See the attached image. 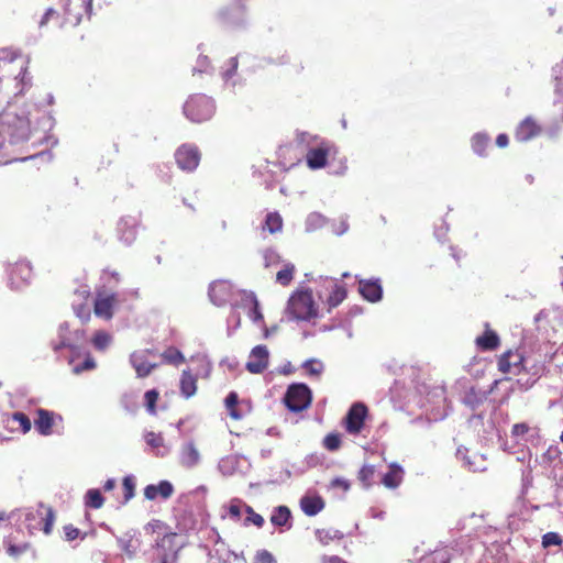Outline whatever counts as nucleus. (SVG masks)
Masks as SVG:
<instances>
[{"label":"nucleus","instance_id":"60","mask_svg":"<svg viewBox=\"0 0 563 563\" xmlns=\"http://www.w3.org/2000/svg\"><path fill=\"white\" fill-rule=\"evenodd\" d=\"M209 66V59L207 56H200L197 60V65L194 67V73H205Z\"/></svg>","mask_w":563,"mask_h":563},{"label":"nucleus","instance_id":"58","mask_svg":"<svg viewBox=\"0 0 563 563\" xmlns=\"http://www.w3.org/2000/svg\"><path fill=\"white\" fill-rule=\"evenodd\" d=\"M280 260L279 254L275 250H266L264 252L265 266H272Z\"/></svg>","mask_w":563,"mask_h":563},{"label":"nucleus","instance_id":"41","mask_svg":"<svg viewBox=\"0 0 563 563\" xmlns=\"http://www.w3.org/2000/svg\"><path fill=\"white\" fill-rule=\"evenodd\" d=\"M325 223V218L318 212H312L307 217L306 229L307 231H314Z\"/></svg>","mask_w":563,"mask_h":563},{"label":"nucleus","instance_id":"56","mask_svg":"<svg viewBox=\"0 0 563 563\" xmlns=\"http://www.w3.org/2000/svg\"><path fill=\"white\" fill-rule=\"evenodd\" d=\"M13 420L19 422L20 428L25 433L31 429V421L29 417L23 412H14Z\"/></svg>","mask_w":563,"mask_h":563},{"label":"nucleus","instance_id":"44","mask_svg":"<svg viewBox=\"0 0 563 563\" xmlns=\"http://www.w3.org/2000/svg\"><path fill=\"white\" fill-rule=\"evenodd\" d=\"M163 358L165 362L169 363V364H179L184 361V355L181 354V352L175 347H169L167 349L163 354H162Z\"/></svg>","mask_w":563,"mask_h":563},{"label":"nucleus","instance_id":"48","mask_svg":"<svg viewBox=\"0 0 563 563\" xmlns=\"http://www.w3.org/2000/svg\"><path fill=\"white\" fill-rule=\"evenodd\" d=\"M145 442L153 449H159L164 445V439L159 433L153 431L146 432L144 435Z\"/></svg>","mask_w":563,"mask_h":563},{"label":"nucleus","instance_id":"62","mask_svg":"<svg viewBox=\"0 0 563 563\" xmlns=\"http://www.w3.org/2000/svg\"><path fill=\"white\" fill-rule=\"evenodd\" d=\"M131 540H123V539H120L119 540V544H120V548L129 555V558H133L134 553H135V549L132 548V544H131Z\"/></svg>","mask_w":563,"mask_h":563},{"label":"nucleus","instance_id":"42","mask_svg":"<svg viewBox=\"0 0 563 563\" xmlns=\"http://www.w3.org/2000/svg\"><path fill=\"white\" fill-rule=\"evenodd\" d=\"M375 475V467L373 465H364L358 472V479L364 487H369L373 483Z\"/></svg>","mask_w":563,"mask_h":563},{"label":"nucleus","instance_id":"46","mask_svg":"<svg viewBox=\"0 0 563 563\" xmlns=\"http://www.w3.org/2000/svg\"><path fill=\"white\" fill-rule=\"evenodd\" d=\"M302 367L310 374V375H320L323 372V364L319 360H307Z\"/></svg>","mask_w":563,"mask_h":563},{"label":"nucleus","instance_id":"34","mask_svg":"<svg viewBox=\"0 0 563 563\" xmlns=\"http://www.w3.org/2000/svg\"><path fill=\"white\" fill-rule=\"evenodd\" d=\"M25 63H23L21 65V69H20V73L19 75L14 78L16 80V86L19 87L20 86V89L19 91L16 92V95H22L24 92L25 89H29L32 85L31 82V77L29 76L27 74V67L26 65H24Z\"/></svg>","mask_w":563,"mask_h":563},{"label":"nucleus","instance_id":"15","mask_svg":"<svg viewBox=\"0 0 563 563\" xmlns=\"http://www.w3.org/2000/svg\"><path fill=\"white\" fill-rule=\"evenodd\" d=\"M151 353L150 350H142L131 354L130 362L139 377H146L156 367V364L151 363L147 358Z\"/></svg>","mask_w":563,"mask_h":563},{"label":"nucleus","instance_id":"5","mask_svg":"<svg viewBox=\"0 0 563 563\" xmlns=\"http://www.w3.org/2000/svg\"><path fill=\"white\" fill-rule=\"evenodd\" d=\"M312 400L310 388L303 383H294L288 386L284 402L292 412H300L307 409Z\"/></svg>","mask_w":563,"mask_h":563},{"label":"nucleus","instance_id":"26","mask_svg":"<svg viewBox=\"0 0 563 563\" xmlns=\"http://www.w3.org/2000/svg\"><path fill=\"white\" fill-rule=\"evenodd\" d=\"M328 151L323 147L311 148L306 155L307 165L311 169H319L327 164Z\"/></svg>","mask_w":563,"mask_h":563},{"label":"nucleus","instance_id":"14","mask_svg":"<svg viewBox=\"0 0 563 563\" xmlns=\"http://www.w3.org/2000/svg\"><path fill=\"white\" fill-rule=\"evenodd\" d=\"M501 380H494L489 390H482L475 387L470 388L463 397V402L470 407L472 410L478 409L487 399L488 394L493 393V390L500 384Z\"/></svg>","mask_w":563,"mask_h":563},{"label":"nucleus","instance_id":"8","mask_svg":"<svg viewBox=\"0 0 563 563\" xmlns=\"http://www.w3.org/2000/svg\"><path fill=\"white\" fill-rule=\"evenodd\" d=\"M367 415V407L362 402H355L351 406L345 417V429L350 434L361 432L364 420Z\"/></svg>","mask_w":563,"mask_h":563},{"label":"nucleus","instance_id":"63","mask_svg":"<svg viewBox=\"0 0 563 563\" xmlns=\"http://www.w3.org/2000/svg\"><path fill=\"white\" fill-rule=\"evenodd\" d=\"M528 430H529L528 424H526V423H516L512 427L511 433H512V435L518 438V437H521V435L526 434L528 432Z\"/></svg>","mask_w":563,"mask_h":563},{"label":"nucleus","instance_id":"61","mask_svg":"<svg viewBox=\"0 0 563 563\" xmlns=\"http://www.w3.org/2000/svg\"><path fill=\"white\" fill-rule=\"evenodd\" d=\"M144 496L148 500H154L156 497H158L157 485H154V484L147 485L144 488Z\"/></svg>","mask_w":563,"mask_h":563},{"label":"nucleus","instance_id":"50","mask_svg":"<svg viewBox=\"0 0 563 563\" xmlns=\"http://www.w3.org/2000/svg\"><path fill=\"white\" fill-rule=\"evenodd\" d=\"M174 493V487L170 482L168 481H161L157 484V494L163 499H168Z\"/></svg>","mask_w":563,"mask_h":563},{"label":"nucleus","instance_id":"20","mask_svg":"<svg viewBox=\"0 0 563 563\" xmlns=\"http://www.w3.org/2000/svg\"><path fill=\"white\" fill-rule=\"evenodd\" d=\"M69 364L73 365V373L80 374L85 371H91L96 367V362L86 350V353L70 354Z\"/></svg>","mask_w":563,"mask_h":563},{"label":"nucleus","instance_id":"1","mask_svg":"<svg viewBox=\"0 0 563 563\" xmlns=\"http://www.w3.org/2000/svg\"><path fill=\"white\" fill-rule=\"evenodd\" d=\"M31 134L30 120L25 115L7 110L0 114V163L7 156L2 154L5 143L19 144L29 140Z\"/></svg>","mask_w":563,"mask_h":563},{"label":"nucleus","instance_id":"16","mask_svg":"<svg viewBox=\"0 0 563 563\" xmlns=\"http://www.w3.org/2000/svg\"><path fill=\"white\" fill-rule=\"evenodd\" d=\"M523 357L517 353L508 351L504 353L498 361V368L503 373L517 374L521 371Z\"/></svg>","mask_w":563,"mask_h":563},{"label":"nucleus","instance_id":"29","mask_svg":"<svg viewBox=\"0 0 563 563\" xmlns=\"http://www.w3.org/2000/svg\"><path fill=\"white\" fill-rule=\"evenodd\" d=\"M242 299L246 303H250L249 317L253 322L263 321V314L260 310V303L253 292H242Z\"/></svg>","mask_w":563,"mask_h":563},{"label":"nucleus","instance_id":"40","mask_svg":"<svg viewBox=\"0 0 563 563\" xmlns=\"http://www.w3.org/2000/svg\"><path fill=\"white\" fill-rule=\"evenodd\" d=\"M238 401H239V397H238V394L234 391H231L225 398V406H227V409L229 410V415L231 418H233L235 420H239L242 418V415L235 408L238 405Z\"/></svg>","mask_w":563,"mask_h":563},{"label":"nucleus","instance_id":"47","mask_svg":"<svg viewBox=\"0 0 563 563\" xmlns=\"http://www.w3.org/2000/svg\"><path fill=\"white\" fill-rule=\"evenodd\" d=\"M323 445L329 451H336L341 445V438L338 433H330L323 439Z\"/></svg>","mask_w":563,"mask_h":563},{"label":"nucleus","instance_id":"2","mask_svg":"<svg viewBox=\"0 0 563 563\" xmlns=\"http://www.w3.org/2000/svg\"><path fill=\"white\" fill-rule=\"evenodd\" d=\"M58 338L59 342L52 344L55 352L67 347L70 354L81 355V353H86L88 340L84 330L78 329L70 332L68 323L63 322L58 328Z\"/></svg>","mask_w":563,"mask_h":563},{"label":"nucleus","instance_id":"39","mask_svg":"<svg viewBox=\"0 0 563 563\" xmlns=\"http://www.w3.org/2000/svg\"><path fill=\"white\" fill-rule=\"evenodd\" d=\"M489 143V137L484 133H477L472 139V147L478 155H484L485 148Z\"/></svg>","mask_w":563,"mask_h":563},{"label":"nucleus","instance_id":"23","mask_svg":"<svg viewBox=\"0 0 563 563\" xmlns=\"http://www.w3.org/2000/svg\"><path fill=\"white\" fill-rule=\"evenodd\" d=\"M301 510L307 516H316L324 508V501L320 496L306 495L300 499Z\"/></svg>","mask_w":563,"mask_h":563},{"label":"nucleus","instance_id":"38","mask_svg":"<svg viewBox=\"0 0 563 563\" xmlns=\"http://www.w3.org/2000/svg\"><path fill=\"white\" fill-rule=\"evenodd\" d=\"M283 220L278 213H268L266 216L264 229H267L271 233H276L282 230Z\"/></svg>","mask_w":563,"mask_h":563},{"label":"nucleus","instance_id":"59","mask_svg":"<svg viewBox=\"0 0 563 563\" xmlns=\"http://www.w3.org/2000/svg\"><path fill=\"white\" fill-rule=\"evenodd\" d=\"M64 532L67 541H74L80 533L79 529L75 528L73 525L65 526Z\"/></svg>","mask_w":563,"mask_h":563},{"label":"nucleus","instance_id":"9","mask_svg":"<svg viewBox=\"0 0 563 563\" xmlns=\"http://www.w3.org/2000/svg\"><path fill=\"white\" fill-rule=\"evenodd\" d=\"M32 277V267L27 262L15 263L9 269V284L12 289H20L27 285Z\"/></svg>","mask_w":563,"mask_h":563},{"label":"nucleus","instance_id":"19","mask_svg":"<svg viewBox=\"0 0 563 563\" xmlns=\"http://www.w3.org/2000/svg\"><path fill=\"white\" fill-rule=\"evenodd\" d=\"M200 463V453L192 441L185 443L180 449V464L192 468Z\"/></svg>","mask_w":563,"mask_h":563},{"label":"nucleus","instance_id":"22","mask_svg":"<svg viewBox=\"0 0 563 563\" xmlns=\"http://www.w3.org/2000/svg\"><path fill=\"white\" fill-rule=\"evenodd\" d=\"M404 468L399 464L391 463L389 465V471L384 474L382 483L387 488H397L404 479Z\"/></svg>","mask_w":563,"mask_h":563},{"label":"nucleus","instance_id":"54","mask_svg":"<svg viewBox=\"0 0 563 563\" xmlns=\"http://www.w3.org/2000/svg\"><path fill=\"white\" fill-rule=\"evenodd\" d=\"M238 58L236 57H231L228 63H227V68L222 71V78L228 81L230 78L233 77V75L235 74L236 69H238Z\"/></svg>","mask_w":563,"mask_h":563},{"label":"nucleus","instance_id":"27","mask_svg":"<svg viewBox=\"0 0 563 563\" xmlns=\"http://www.w3.org/2000/svg\"><path fill=\"white\" fill-rule=\"evenodd\" d=\"M291 518V512L286 506H278L274 509L271 516V522L276 527H287L290 528L289 523Z\"/></svg>","mask_w":563,"mask_h":563},{"label":"nucleus","instance_id":"13","mask_svg":"<svg viewBox=\"0 0 563 563\" xmlns=\"http://www.w3.org/2000/svg\"><path fill=\"white\" fill-rule=\"evenodd\" d=\"M118 296L115 294L103 295L98 292L95 300V313L97 317L109 320L113 316V309L118 305Z\"/></svg>","mask_w":563,"mask_h":563},{"label":"nucleus","instance_id":"18","mask_svg":"<svg viewBox=\"0 0 563 563\" xmlns=\"http://www.w3.org/2000/svg\"><path fill=\"white\" fill-rule=\"evenodd\" d=\"M360 287L358 290L361 295L371 302H376L382 299L383 296V289L379 284V280H364L361 279L358 282Z\"/></svg>","mask_w":563,"mask_h":563},{"label":"nucleus","instance_id":"17","mask_svg":"<svg viewBox=\"0 0 563 563\" xmlns=\"http://www.w3.org/2000/svg\"><path fill=\"white\" fill-rule=\"evenodd\" d=\"M324 280L325 288L330 289L331 292L327 299V302L329 305V308H334L339 306L346 297V290L344 287L339 286L336 280L334 278L329 277H320Z\"/></svg>","mask_w":563,"mask_h":563},{"label":"nucleus","instance_id":"24","mask_svg":"<svg viewBox=\"0 0 563 563\" xmlns=\"http://www.w3.org/2000/svg\"><path fill=\"white\" fill-rule=\"evenodd\" d=\"M485 327L486 331L475 340L476 345L483 351L495 350L499 345V336L495 331L488 328V323H486Z\"/></svg>","mask_w":563,"mask_h":563},{"label":"nucleus","instance_id":"30","mask_svg":"<svg viewBox=\"0 0 563 563\" xmlns=\"http://www.w3.org/2000/svg\"><path fill=\"white\" fill-rule=\"evenodd\" d=\"M314 533L322 545H328L335 540L340 541L344 537L343 532L336 529H317Z\"/></svg>","mask_w":563,"mask_h":563},{"label":"nucleus","instance_id":"45","mask_svg":"<svg viewBox=\"0 0 563 563\" xmlns=\"http://www.w3.org/2000/svg\"><path fill=\"white\" fill-rule=\"evenodd\" d=\"M111 336L103 331L97 332L92 339V343L97 350H104L109 346Z\"/></svg>","mask_w":563,"mask_h":563},{"label":"nucleus","instance_id":"21","mask_svg":"<svg viewBox=\"0 0 563 563\" xmlns=\"http://www.w3.org/2000/svg\"><path fill=\"white\" fill-rule=\"evenodd\" d=\"M539 133V125L530 118H527L518 125L515 137L520 142H527L537 136Z\"/></svg>","mask_w":563,"mask_h":563},{"label":"nucleus","instance_id":"4","mask_svg":"<svg viewBox=\"0 0 563 563\" xmlns=\"http://www.w3.org/2000/svg\"><path fill=\"white\" fill-rule=\"evenodd\" d=\"M287 311L296 320H310L317 317V309L309 290L297 291L288 300Z\"/></svg>","mask_w":563,"mask_h":563},{"label":"nucleus","instance_id":"7","mask_svg":"<svg viewBox=\"0 0 563 563\" xmlns=\"http://www.w3.org/2000/svg\"><path fill=\"white\" fill-rule=\"evenodd\" d=\"M175 159L181 170L192 172L199 165L200 152L195 145L183 144L175 152Z\"/></svg>","mask_w":563,"mask_h":563},{"label":"nucleus","instance_id":"35","mask_svg":"<svg viewBox=\"0 0 563 563\" xmlns=\"http://www.w3.org/2000/svg\"><path fill=\"white\" fill-rule=\"evenodd\" d=\"M86 506L90 507V508H93V509H99L102 507L103 505V497L100 493L99 489H89L87 493H86Z\"/></svg>","mask_w":563,"mask_h":563},{"label":"nucleus","instance_id":"3","mask_svg":"<svg viewBox=\"0 0 563 563\" xmlns=\"http://www.w3.org/2000/svg\"><path fill=\"white\" fill-rule=\"evenodd\" d=\"M183 110L187 119L200 123L213 115L216 106L213 100L206 95H195L185 102Z\"/></svg>","mask_w":563,"mask_h":563},{"label":"nucleus","instance_id":"25","mask_svg":"<svg viewBox=\"0 0 563 563\" xmlns=\"http://www.w3.org/2000/svg\"><path fill=\"white\" fill-rule=\"evenodd\" d=\"M54 423V413L45 410H37V418L34 421L35 428L43 435H48L52 433V427Z\"/></svg>","mask_w":563,"mask_h":563},{"label":"nucleus","instance_id":"55","mask_svg":"<svg viewBox=\"0 0 563 563\" xmlns=\"http://www.w3.org/2000/svg\"><path fill=\"white\" fill-rule=\"evenodd\" d=\"M16 58V53L9 48L0 49V69L2 68V64L4 66L11 64Z\"/></svg>","mask_w":563,"mask_h":563},{"label":"nucleus","instance_id":"43","mask_svg":"<svg viewBox=\"0 0 563 563\" xmlns=\"http://www.w3.org/2000/svg\"><path fill=\"white\" fill-rule=\"evenodd\" d=\"M245 512H246V517L244 519V522L243 525L244 526H249V525H254L256 526L257 528H262L263 525H264V518L256 514L252 507H250L249 505L245 506Z\"/></svg>","mask_w":563,"mask_h":563},{"label":"nucleus","instance_id":"57","mask_svg":"<svg viewBox=\"0 0 563 563\" xmlns=\"http://www.w3.org/2000/svg\"><path fill=\"white\" fill-rule=\"evenodd\" d=\"M59 13L55 9L48 8L38 21V27L42 29L46 26L51 20L57 19Z\"/></svg>","mask_w":563,"mask_h":563},{"label":"nucleus","instance_id":"33","mask_svg":"<svg viewBox=\"0 0 563 563\" xmlns=\"http://www.w3.org/2000/svg\"><path fill=\"white\" fill-rule=\"evenodd\" d=\"M238 457L234 455H229L220 460L218 464L219 471L225 475L230 476L233 475L238 468Z\"/></svg>","mask_w":563,"mask_h":563},{"label":"nucleus","instance_id":"51","mask_svg":"<svg viewBox=\"0 0 563 563\" xmlns=\"http://www.w3.org/2000/svg\"><path fill=\"white\" fill-rule=\"evenodd\" d=\"M134 479L132 476H125L123 479V490H124V503H128L134 496Z\"/></svg>","mask_w":563,"mask_h":563},{"label":"nucleus","instance_id":"52","mask_svg":"<svg viewBox=\"0 0 563 563\" xmlns=\"http://www.w3.org/2000/svg\"><path fill=\"white\" fill-rule=\"evenodd\" d=\"M253 563H277L275 556L267 550H258Z\"/></svg>","mask_w":563,"mask_h":563},{"label":"nucleus","instance_id":"28","mask_svg":"<svg viewBox=\"0 0 563 563\" xmlns=\"http://www.w3.org/2000/svg\"><path fill=\"white\" fill-rule=\"evenodd\" d=\"M196 377L189 371L183 372L180 377V391L185 398H189L196 394Z\"/></svg>","mask_w":563,"mask_h":563},{"label":"nucleus","instance_id":"31","mask_svg":"<svg viewBox=\"0 0 563 563\" xmlns=\"http://www.w3.org/2000/svg\"><path fill=\"white\" fill-rule=\"evenodd\" d=\"M245 506L247 505L244 501L234 498L231 500L228 507H223V509L227 511L224 516H228L231 520L238 522L242 518V510H245Z\"/></svg>","mask_w":563,"mask_h":563},{"label":"nucleus","instance_id":"6","mask_svg":"<svg viewBox=\"0 0 563 563\" xmlns=\"http://www.w3.org/2000/svg\"><path fill=\"white\" fill-rule=\"evenodd\" d=\"M181 547L176 533H167L156 544V558L159 563H175Z\"/></svg>","mask_w":563,"mask_h":563},{"label":"nucleus","instance_id":"37","mask_svg":"<svg viewBox=\"0 0 563 563\" xmlns=\"http://www.w3.org/2000/svg\"><path fill=\"white\" fill-rule=\"evenodd\" d=\"M37 514L43 517L44 527L43 531L45 534H49L54 525L55 515L52 508H41L37 510Z\"/></svg>","mask_w":563,"mask_h":563},{"label":"nucleus","instance_id":"64","mask_svg":"<svg viewBox=\"0 0 563 563\" xmlns=\"http://www.w3.org/2000/svg\"><path fill=\"white\" fill-rule=\"evenodd\" d=\"M320 563H346L343 559L338 555H322Z\"/></svg>","mask_w":563,"mask_h":563},{"label":"nucleus","instance_id":"36","mask_svg":"<svg viewBox=\"0 0 563 563\" xmlns=\"http://www.w3.org/2000/svg\"><path fill=\"white\" fill-rule=\"evenodd\" d=\"M295 266L291 263H286L284 268L276 275V282L283 286H287L294 277Z\"/></svg>","mask_w":563,"mask_h":563},{"label":"nucleus","instance_id":"10","mask_svg":"<svg viewBox=\"0 0 563 563\" xmlns=\"http://www.w3.org/2000/svg\"><path fill=\"white\" fill-rule=\"evenodd\" d=\"M233 296V287L227 280H217L209 286V298L218 307L228 303Z\"/></svg>","mask_w":563,"mask_h":563},{"label":"nucleus","instance_id":"12","mask_svg":"<svg viewBox=\"0 0 563 563\" xmlns=\"http://www.w3.org/2000/svg\"><path fill=\"white\" fill-rule=\"evenodd\" d=\"M269 352L265 345L255 346L246 363V369L252 374H260L267 368Z\"/></svg>","mask_w":563,"mask_h":563},{"label":"nucleus","instance_id":"53","mask_svg":"<svg viewBox=\"0 0 563 563\" xmlns=\"http://www.w3.org/2000/svg\"><path fill=\"white\" fill-rule=\"evenodd\" d=\"M562 543L561 536L556 532H548L542 537V545L549 548L552 545H560Z\"/></svg>","mask_w":563,"mask_h":563},{"label":"nucleus","instance_id":"32","mask_svg":"<svg viewBox=\"0 0 563 563\" xmlns=\"http://www.w3.org/2000/svg\"><path fill=\"white\" fill-rule=\"evenodd\" d=\"M418 563H450L449 550H435L427 555H423Z\"/></svg>","mask_w":563,"mask_h":563},{"label":"nucleus","instance_id":"49","mask_svg":"<svg viewBox=\"0 0 563 563\" xmlns=\"http://www.w3.org/2000/svg\"><path fill=\"white\" fill-rule=\"evenodd\" d=\"M145 405L150 413H155V405L158 399V393L155 389L147 390L144 395Z\"/></svg>","mask_w":563,"mask_h":563},{"label":"nucleus","instance_id":"11","mask_svg":"<svg viewBox=\"0 0 563 563\" xmlns=\"http://www.w3.org/2000/svg\"><path fill=\"white\" fill-rule=\"evenodd\" d=\"M456 457L462 462L463 467L471 472H484L487 468L485 456L476 452L471 453L466 448H459Z\"/></svg>","mask_w":563,"mask_h":563}]
</instances>
